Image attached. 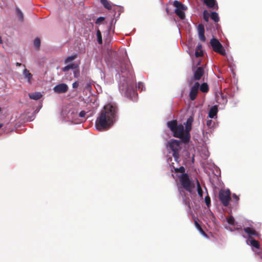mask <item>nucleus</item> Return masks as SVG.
<instances>
[{
  "label": "nucleus",
  "instance_id": "obj_8",
  "mask_svg": "<svg viewBox=\"0 0 262 262\" xmlns=\"http://www.w3.org/2000/svg\"><path fill=\"white\" fill-rule=\"evenodd\" d=\"M200 87V83L198 82H195L194 85L191 87L189 92V96L191 100L195 99Z\"/></svg>",
  "mask_w": 262,
  "mask_h": 262
},
{
  "label": "nucleus",
  "instance_id": "obj_36",
  "mask_svg": "<svg viewBox=\"0 0 262 262\" xmlns=\"http://www.w3.org/2000/svg\"><path fill=\"white\" fill-rule=\"evenodd\" d=\"M203 55V51H195V56L196 57H202Z\"/></svg>",
  "mask_w": 262,
  "mask_h": 262
},
{
  "label": "nucleus",
  "instance_id": "obj_33",
  "mask_svg": "<svg viewBox=\"0 0 262 262\" xmlns=\"http://www.w3.org/2000/svg\"><path fill=\"white\" fill-rule=\"evenodd\" d=\"M214 122L211 119H208L206 121V125L209 128H211L213 126Z\"/></svg>",
  "mask_w": 262,
  "mask_h": 262
},
{
  "label": "nucleus",
  "instance_id": "obj_34",
  "mask_svg": "<svg viewBox=\"0 0 262 262\" xmlns=\"http://www.w3.org/2000/svg\"><path fill=\"white\" fill-rule=\"evenodd\" d=\"M205 202L207 205V206L209 207L211 204V200L208 195L205 196Z\"/></svg>",
  "mask_w": 262,
  "mask_h": 262
},
{
  "label": "nucleus",
  "instance_id": "obj_16",
  "mask_svg": "<svg viewBox=\"0 0 262 262\" xmlns=\"http://www.w3.org/2000/svg\"><path fill=\"white\" fill-rule=\"evenodd\" d=\"M23 75L26 79H27L28 82L30 83L31 79L32 78V75L30 73L29 71L27 69H25L23 71Z\"/></svg>",
  "mask_w": 262,
  "mask_h": 262
},
{
  "label": "nucleus",
  "instance_id": "obj_5",
  "mask_svg": "<svg viewBox=\"0 0 262 262\" xmlns=\"http://www.w3.org/2000/svg\"><path fill=\"white\" fill-rule=\"evenodd\" d=\"M173 5L176 7V9L174 10L176 14L180 17V19H184L185 17V14L184 11L187 9V6L178 1H174L173 2Z\"/></svg>",
  "mask_w": 262,
  "mask_h": 262
},
{
  "label": "nucleus",
  "instance_id": "obj_12",
  "mask_svg": "<svg viewBox=\"0 0 262 262\" xmlns=\"http://www.w3.org/2000/svg\"><path fill=\"white\" fill-rule=\"evenodd\" d=\"M204 74V69L203 67H200L197 68L194 73L193 78L195 80H199L202 76Z\"/></svg>",
  "mask_w": 262,
  "mask_h": 262
},
{
  "label": "nucleus",
  "instance_id": "obj_32",
  "mask_svg": "<svg viewBox=\"0 0 262 262\" xmlns=\"http://www.w3.org/2000/svg\"><path fill=\"white\" fill-rule=\"evenodd\" d=\"M34 45L37 49H39L40 46V40L39 38H36L34 41Z\"/></svg>",
  "mask_w": 262,
  "mask_h": 262
},
{
  "label": "nucleus",
  "instance_id": "obj_30",
  "mask_svg": "<svg viewBox=\"0 0 262 262\" xmlns=\"http://www.w3.org/2000/svg\"><path fill=\"white\" fill-rule=\"evenodd\" d=\"M185 169L183 166H181L179 168H174V171L176 173L180 172V173H182V174H183V173H185Z\"/></svg>",
  "mask_w": 262,
  "mask_h": 262
},
{
  "label": "nucleus",
  "instance_id": "obj_11",
  "mask_svg": "<svg viewBox=\"0 0 262 262\" xmlns=\"http://www.w3.org/2000/svg\"><path fill=\"white\" fill-rule=\"evenodd\" d=\"M244 231L249 236V239L253 238V236L259 237L260 234L257 232L254 229L251 227H246L244 229Z\"/></svg>",
  "mask_w": 262,
  "mask_h": 262
},
{
  "label": "nucleus",
  "instance_id": "obj_26",
  "mask_svg": "<svg viewBox=\"0 0 262 262\" xmlns=\"http://www.w3.org/2000/svg\"><path fill=\"white\" fill-rule=\"evenodd\" d=\"M77 56L76 54L68 56V57H67L65 59L64 63H68L70 62V61L74 60L76 58Z\"/></svg>",
  "mask_w": 262,
  "mask_h": 262
},
{
  "label": "nucleus",
  "instance_id": "obj_45",
  "mask_svg": "<svg viewBox=\"0 0 262 262\" xmlns=\"http://www.w3.org/2000/svg\"><path fill=\"white\" fill-rule=\"evenodd\" d=\"M21 64L20 63H19V62H16V66L17 67H20V66H21Z\"/></svg>",
  "mask_w": 262,
  "mask_h": 262
},
{
  "label": "nucleus",
  "instance_id": "obj_24",
  "mask_svg": "<svg viewBox=\"0 0 262 262\" xmlns=\"http://www.w3.org/2000/svg\"><path fill=\"white\" fill-rule=\"evenodd\" d=\"M101 4L103 5V6L108 10L112 9V6L110 4V2L107 0H100Z\"/></svg>",
  "mask_w": 262,
  "mask_h": 262
},
{
  "label": "nucleus",
  "instance_id": "obj_20",
  "mask_svg": "<svg viewBox=\"0 0 262 262\" xmlns=\"http://www.w3.org/2000/svg\"><path fill=\"white\" fill-rule=\"evenodd\" d=\"M251 245L256 249H260V244L259 242L253 238L249 239Z\"/></svg>",
  "mask_w": 262,
  "mask_h": 262
},
{
  "label": "nucleus",
  "instance_id": "obj_47",
  "mask_svg": "<svg viewBox=\"0 0 262 262\" xmlns=\"http://www.w3.org/2000/svg\"><path fill=\"white\" fill-rule=\"evenodd\" d=\"M121 72H124L123 71V68H122V66H121Z\"/></svg>",
  "mask_w": 262,
  "mask_h": 262
},
{
  "label": "nucleus",
  "instance_id": "obj_31",
  "mask_svg": "<svg viewBox=\"0 0 262 262\" xmlns=\"http://www.w3.org/2000/svg\"><path fill=\"white\" fill-rule=\"evenodd\" d=\"M209 14L207 10H205L203 11V18L206 21H208L209 20Z\"/></svg>",
  "mask_w": 262,
  "mask_h": 262
},
{
  "label": "nucleus",
  "instance_id": "obj_6",
  "mask_svg": "<svg viewBox=\"0 0 262 262\" xmlns=\"http://www.w3.org/2000/svg\"><path fill=\"white\" fill-rule=\"evenodd\" d=\"M210 43L213 49V50L215 52L223 56L226 55V51L217 39L214 38H212L210 40Z\"/></svg>",
  "mask_w": 262,
  "mask_h": 262
},
{
  "label": "nucleus",
  "instance_id": "obj_39",
  "mask_svg": "<svg viewBox=\"0 0 262 262\" xmlns=\"http://www.w3.org/2000/svg\"><path fill=\"white\" fill-rule=\"evenodd\" d=\"M85 114H86L85 112L84 111H82L79 113L78 116H79V117H81V118L84 117L85 116Z\"/></svg>",
  "mask_w": 262,
  "mask_h": 262
},
{
  "label": "nucleus",
  "instance_id": "obj_14",
  "mask_svg": "<svg viewBox=\"0 0 262 262\" xmlns=\"http://www.w3.org/2000/svg\"><path fill=\"white\" fill-rule=\"evenodd\" d=\"M217 111L218 109L216 105L212 106L209 111L208 117L210 118H213L216 116Z\"/></svg>",
  "mask_w": 262,
  "mask_h": 262
},
{
  "label": "nucleus",
  "instance_id": "obj_23",
  "mask_svg": "<svg viewBox=\"0 0 262 262\" xmlns=\"http://www.w3.org/2000/svg\"><path fill=\"white\" fill-rule=\"evenodd\" d=\"M196 180L197 191H198V194L201 198H202L203 197V190L201 188V186L198 180V179H196Z\"/></svg>",
  "mask_w": 262,
  "mask_h": 262
},
{
  "label": "nucleus",
  "instance_id": "obj_48",
  "mask_svg": "<svg viewBox=\"0 0 262 262\" xmlns=\"http://www.w3.org/2000/svg\"><path fill=\"white\" fill-rule=\"evenodd\" d=\"M3 123H0V128H1V127H3Z\"/></svg>",
  "mask_w": 262,
  "mask_h": 262
},
{
  "label": "nucleus",
  "instance_id": "obj_29",
  "mask_svg": "<svg viewBox=\"0 0 262 262\" xmlns=\"http://www.w3.org/2000/svg\"><path fill=\"white\" fill-rule=\"evenodd\" d=\"M198 33H205L204 26L203 24H200L198 26Z\"/></svg>",
  "mask_w": 262,
  "mask_h": 262
},
{
  "label": "nucleus",
  "instance_id": "obj_35",
  "mask_svg": "<svg viewBox=\"0 0 262 262\" xmlns=\"http://www.w3.org/2000/svg\"><path fill=\"white\" fill-rule=\"evenodd\" d=\"M73 74L75 78H78L80 76V71L78 68L75 69L73 72Z\"/></svg>",
  "mask_w": 262,
  "mask_h": 262
},
{
  "label": "nucleus",
  "instance_id": "obj_3",
  "mask_svg": "<svg viewBox=\"0 0 262 262\" xmlns=\"http://www.w3.org/2000/svg\"><path fill=\"white\" fill-rule=\"evenodd\" d=\"M179 181L182 187L190 194L195 193V184L187 173H183L179 177Z\"/></svg>",
  "mask_w": 262,
  "mask_h": 262
},
{
  "label": "nucleus",
  "instance_id": "obj_28",
  "mask_svg": "<svg viewBox=\"0 0 262 262\" xmlns=\"http://www.w3.org/2000/svg\"><path fill=\"white\" fill-rule=\"evenodd\" d=\"M96 35H97V37L98 42L99 44H101L102 43V39L101 33L99 30H97Z\"/></svg>",
  "mask_w": 262,
  "mask_h": 262
},
{
  "label": "nucleus",
  "instance_id": "obj_7",
  "mask_svg": "<svg viewBox=\"0 0 262 262\" xmlns=\"http://www.w3.org/2000/svg\"><path fill=\"white\" fill-rule=\"evenodd\" d=\"M219 199L223 205L227 207L231 200V193L229 189L221 190L219 192Z\"/></svg>",
  "mask_w": 262,
  "mask_h": 262
},
{
  "label": "nucleus",
  "instance_id": "obj_18",
  "mask_svg": "<svg viewBox=\"0 0 262 262\" xmlns=\"http://www.w3.org/2000/svg\"><path fill=\"white\" fill-rule=\"evenodd\" d=\"M200 91L203 93H207L209 91V86L207 83L204 82L200 85Z\"/></svg>",
  "mask_w": 262,
  "mask_h": 262
},
{
  "label": "nucleus",
  "instance_id": "obj_46",
  "mask_svg": "<svg viewBox=\"0 0 262 262\" xmlns=\"http://www.w3.org/2000/svg\"><path fill=\"white\" fill-rule=\"evenodd\" d=\"M2 43H3V40H2V37L0 36V44H2Z\"/></svg>",
  "mask_w": 262,
  "mask_h": 262
},
{
  "label": "nucleus",
  "instance_id": "obj_44",
  "mask_svg": "<svg viewBox=\"0 0 262 262\" xmlns=\"http://www.w3.org/2000/svg\"><path fill=\"white\" fill-rule=\"evenodd\" d=\"M85 88L86 89H90L91 88V85L90 84H87L85 86Z\"/></svg>",
  "mask_w": 262,
  "mask_h": 262
},
{
  "label": "nucleus",
  "instance_id": "obj_22",
  "mask_svg": "<svg viewBox=\"0 0 262 262\" xmlns=\"http://www.w3.org/2000/svg\"><path fill=\"white\" fill-rule=\"evenodd\" d=\"M210 17L215 23H217L220 20L218 14L215 12H211Z\"/></svg>",
  "mask_w": 262,
  "mask_h": 262
},
{
  "label": "nucleus",
  "instance_id": "obj_21",
  "mask_svg": "<svg viewBox=\"0 0 262 262\" xmlns=\"http://www.w3.org/2000/svg\"><path fill=\"white\" fill-rule=\"evenodd\" d=\"M194 225H195V226L196 227V228H197V229L200 231V232L202 235H204L205 236H207L206 233L203 230V229L202 228L201 225L199 224V223L198 222V221L196 220H194Z\"/></svg>",
  "mask_w": 262,
  "mask_h": 262
},
{
  "label": "nucleus",
  "instance_id": "obj_43",
  "mask_svg": "<svg viewBox=\"0 0 262 262\" xmlns=\"http://www.w3.org/2000/svg\"><path fill=\"white\" fill-rule=\"evenodd\" d=\"M232 197H233V199H235L236 202H238V201L239 200V198L237 195H236L235 194H233L232 195Z\"/></svg>",
  "mask_w": 262,
  "mask_h": 262
},
{
  "label": "nucleus",
  "instance_id": "obj_17",
  "mask_svg": "<svg viewBox=\"0 0 262 262\" xmlns=\"http://www.w3.org/2000/svg\"><path fill=\"white\" fill-rule=\"evenodd\" d=\"M42 97V95L40 92H36L29 94V97L31 99L38 100Z\"/></svg>",
  "mask_w": 262,
  "mask_h": 262
},
{
  "label": "nucleus",
  "instance_id": "obj_40",
  "mask_svg": "<svg viewBox=\"0 0 262 262\" xmlns=\"http://www.w3.org/2000/svg\"><path fill=\"white\" fill-rule=\"evenodd\" d=\"M79 86V82L78 81H75L74 82L73 84H72V87L74 89H76Z\"/></svg>",
  "mask_w": 262,
  "mask_h": 262
},
{
  "label": "nucleus",
  "instance_id": "obj_2",
  "mask_svg": "<svg viewBox=\"0 0 262 262\" xmlns=\"http://www.w3.org/2000/svg\"><path fill=\"white\" fill-rule=\"evenodd\" d=\"M167 127L173 133V136L174 137L180 138L184 143H187L190 140L188 138L187 140H185L186 135V130H184V126L182 124H178V122L176 120L168 121L167 123Z\"/></svg>",
  "mask_w": 262,
  "mask_h": 262
},
{
  "label": "nucleus",
  "instance_id": "obj_38",
  "mask_svg": "<svg viewBox=\"0 0 262 262\" xmlns=\"http://www.w3.org/2000/svg\"><path fill=\"white\" fill-rule=\"evenodd\" d=\"M199 35L201 41L204 42L206 40V37L205 36L204 33L199 34Z\"/></svg>",
  "mask_w": 262,
  "mask_h": 262
},
{
  "label": "nucleus",
  "instance_id": "obj_15",
  "mask_svg": "<svg viewBox=\"0 0 262 262\" xmlns=\"http://www.w3.org/2000/svg\"><path fill=\"white\" fill-rule=\"evenodd\" d=\"M78 68V65L77 64L72 63L66 66L62 69V71L63 72H67L70 70V69H76Z\"/></svg>",
  "mask_w": 262,
  "mask_h": 262
},
{
  "label": "nucleus",
  "instance_id": "obj_19",
  "mask_svg": "<svg viewBox=\"0 0 262 262\" xmlns=\"http://www.w3.org/2000/svg\"><path fill=\"white\" fill-rule=\"evenodd\" d=\"M183 201L184 204L188 207V209L190 210L191 209L190 200L189 198L188 197H187V196H186L185 195H184L183 196Z\"/></svg>",
  "mask_w": 262,
  "mask_h": 262
},
{
  "label": "nucleus",
  "instance_id": "obj_10",
  "mask_svg": "<svg viewBox=\"0 0 262 262\" xmlns=\"http://www.w3.org/2000/svg\"><path fill=\"white\" fill-rule=\"evenodd\" d=\"M193 121V117L190 116L188 118L185 125L186 135L185 137V140H187L188 138H190V131L191 129V125Z\"/></svg>",
  "mask_w": 262,
  "mask_h": 262
},
{
  "label": "nucleus",
  "instance_id": "obj_37",
  "mask_svg": "<svg viewBox=\"0 0 262 262\" xmlns=\"http://www.w3.org/2000/svg\"><path fill=\"white\" fill-rule=\"evenodd\" d=\"M104 20V17H99L96 19L95 23L96 24H100Z\"/></svg>",
  "mask_w": 262,
  "mask_h": 262
},
{
  "label": "nucleus",
  "instance_id": "obj_1",
  "mask_svg": "<svg viewBox=\"0 0 262 262\" xmlns=\"http://www.w3.org/2000/svg\"><path fill=\"white\" fill-rule=\"evenodd\" d=\"M118 111L115 104L108 103L105 105L96 120V128L99 130L110 128L116 121Z\"/></svg>",
  "mask_w": 262,
  "mask_h": 262
},
{
  "label": "nucleus",
  "instance_id": "obj_4",
  "mask_svg": "<svg viewBox=\"0 0 262 262\" xmlns=\"http://www.w3.org/2000/svg\"><path fill=\"white\" fill-rule=\"evenodd\" d=\"M181 144L180 141L175 139L171 140L168 143L169 147L172 152V156L175 161L178 163L180 161L179 152L182 149Z\"/></svg>",
  "mask_w": 262,
  "mask_h": 262
},
{
  "label": "nucleus",
  "instance_id": "obj_27",
  "mask_svg": "<svg viewBox=\"0 0 262 262\" xmlns=\"http://www.w3.org/2000/svg\"><path fill=\"white\" fill-rule=\"evenodd\" d=\"M227 221L228 223L231 225H234L235 223V220L233 216L230 215L227 217Z\"/></svg>",
  "mask_w": 262,
  "mask_h": 262
},
{
  "label": "nucleus",
  "instance_id": "obj_9",
  "mask_svg": "<svg viewBox=\"0 0 262 262\" xmlns=\"http://www.w3.org/2000/svg\"><path fill=\"white\" fill-rule=\"evenodd\" d=\"M68 86L66 83H60L55 85L53 88V91L57 94H62L66 93L68 90Z\"/></svg>",
  "mask_w": 262,
  "mask_h": 262
},
{
  "label": "nucleus",
  "instance_id": "obj_13",
  "mask_svg": "<svg viewBox=\"0 0 262 262\" xmlns=\"http://www.w3.org/2000/svg\"><path fill=\"white\" fill-rule=\"evenodd\" d=\"M203 2L208 8L218 9V5L216 0H203Z\"/></svg>",
  "mask_w": 262,
  "mask_h": 262
},
{
  "label": "nucleus",
  "instance_id": "obj_42",
  "mask_svg": "<svg viewBox=\"0 0 262 262\" xmlns=\"http://www.w3.org/2000/svg\"><path fill=\"white\" fill-rule=\"evenodd\" d=\"M202 46L201 44H199L197 45L196 47L195 51H203L202 50Z\"/></svg>",
  "mask_w": 262,
  "mask_h": 262
},
{
  "label": "nucleus",
  "instance_id": "obj_49",
  "mask_svg": "<svg viewBox=\"0 0 262 262\" xmlns=\"http://www.w3.org/2000/svg\"><path fill=\"white\" fill-rule=\"evenodd\" d=\"M2 111V108L0 107V112Z\"/></svg>",
  "mask_w": 262,
  "mask_h": 262
},
{
  "label": "nucleus",
  "instance_id": "obj_41",
  "mask_svg": "<svg viewBox=\"0 0 262 262\" xmlns=\"http://www.w3.org/2000/svg\"><path fill=\"white\" fill-rule=\"evenodd\" d=\"M143 84L142 82H139L136 88L138 89H141V90H143Z\"/></svg>",
  "mask_w": 262,
  "mask_h": 262
},
{
  "label": "nucleus",
  "instance_id": "obj_25",
  "mask_svg": "<svg viewBox=\"0 0 262 262\" xmlns=\"http://www.w3.org/2000/svg\"><path fill=\"white\" fill-rule=\"evenodd\" d=\"M16 11L17 14L18 16L19 19L21 21H23L24 20V14H23V12L18 8H17L16 9Z\"/></svg>",
  "mask_w": 262,
  "mask_h": 262
}]
</instances>
